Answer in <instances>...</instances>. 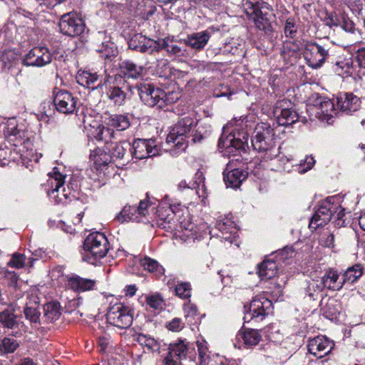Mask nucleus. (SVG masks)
Wrapping results in <instances>:
<instances>
[{"instance_id":"nucleus-55","label":"nucleus","mask_w":365,"mask_h":365,"mask_svg":"<svg viewBox=\"0 0 365 365\" xmlns=\"http://www.w3.org/2000/svg\"><path fill=\"white\" fill-rule=\"evenodd\" d=\"M234 93V91H232L228 85L220 84L214 90L213 96L215 98L227 97L229 98Z\"/></svg>"},{"instance_id":"nucleus-2","label":"nucleus","mask_w":365,"mask_h":365,"mask_svg":"<svg viewBox=\"0 0 365 365\" xmlns=\"http://www.w3.org/2000/svg\"><path fill=\"white\" fill-rule=\"evenodd\" d=\"M197 121L192 117L186 115L179 118L168 135L167 143H173L180 150H185L190 139L192 143L200 142L202 138L200 127L195 128Z\"/></svg>"},{"instance_id":"nucleus-52","label":"nucleus","mask_w":365,"mask_h":365,"mask_svg":"<svg viewBox=\"0 0 365 365\" xmlns=\"http://www.w3.org/2000/svg\"><path fill=\"white\" fill-rule=\"evenodd\" d=\"M315 163L316 160L312 155H307L303 160H301L298 166V172L302 174L305 173L310 170Z\"/></svg>"},{"instance_id":"nucleus-38","label":"nucleus","mask_w":365,"mask_h":365,"mask_svg":"<svg viewBox=\"0 0 365 365\" xmlns=\"http://www.w3.org/2000/svg\"><path fill=\"white\" fill-rule=\"evenodd\" d=\"M237 336L242 339L244 344L247 347L256 346L262 339V335L259 331L253 329L240 332Z\"/></svg>"},{"instance_id":"nucleus-11","label":"nucleus","mask_w":365,"mask_h":365,"mask_svg":"<svg viewBox=\"0 0 365 365\" xmlns=\"http://www.w3.org/2000/svg\"><path fill=\"white\" fill-rule=\"evenodd\" d=\"M247 137L244 135L243 138L237 137L236 134L231 132L228 135L224 130L221 138L218 141V148L224 155H235V153L240 150H245L247 145Z\"/></svg>"},{"instance_id":"nucleus-28","label":"nucleus","mask_w":365,"mask_h":365,"mask_svg":"<svg viewBox=\"0 0 365 365\" xmlns=\"http://www.w3.org/2000/svg\"><path fill=\"white\" fill-rule=\"evenodd\" d=\"M96 281L91 279L73 276L68 279V287L74 292H86L93 289Z\"/></svg>"},{"instance_id":"nucleus-19","label":"nucleus","mask_w":365,"mask_h":365,"mask_svg":"<svg viewBox=\"0 0 365 365\" xmlns=\"http://www.w3.org/2000/svg\"><path fill=\"white\" fill-rule=\"evenodd\" d=\"M273 14L269 6L267 4H262L261 8H257L253 14L248 18L252 21L255 26L264 32L272 31V19Z\"/></svg>"},{"instance_id":"nucleus-20","label":"nucleus","mask_w":365,"mask_h":365,"mask_svg":"<svg viewBox=\"0 0 365 365\" xmlns=\"http://www.w3.org/2000/svg\"><path fill=\"white\" fill-rule=\"evenodd\" d=\"M247 172L235 167V162L230 160L223 172L224 181L227 187H238L247 177Z\"/></svg>"},{"instance_id":"nucleus-8","label":"nucleus","mask_w":365,"mask_h":365,"mask_svg":"<svg viewBox=\"0 0 365 365\" xmlns=\"http://www.w3.org/2000/svg\"><path fill=\"white\" fill-rule=\"evenodd\" d=\"M303 48V56L307 65L314 69L321 68L329 56L327 46L316 42H306Z\"/></svg>"},{"instance_id":"nucleus-15","label":"nucleus","mask_w":365,"mask_h":365,"mask_svg":"<svg viewBox=\"0 0 365 365\" xmlns=\"http://www.w3.org/2000/svg\"><path fill=\"white\" fill-rule=\"evenodd\" d=\"M290 101L282 99L278 101L274 107V115L279 125H290L299 120L298 113L289 108Z\"/></svg>"},{"instance_id":"nucleus-1","label":"nucleus","mask_w":365,"mask_h":365,"mask_svg":"<svg viewBox=\"0 0 365 365\" xmlns=\"http://www.w3.org/2000/svg\"><path fill=\"white\" fill-rule=\"evenodd\" d=\"M2 132L5 140L22 158L28 159L33 151L31 133L25 123L16 118H11L2 124Z\"/></svg>"},{"instance_id":"nucleus-7","label":"nucleus","mask_w":365,"mask_h":365,"mask_svg":"<svg viewBox=\"0 0 365 365\" xmlns=\"http://www.w3.org/2000/svg\"><path fill=\"white\" fill-rule=\"evenodd\" d=\"M106 317L110 324L119 329H127L133 323V310L123 303H115L110 305Z\"/></svg>"},{"instance_id":"nucleus-58","label":"nucleus","mask_w":365,"mask_h":365,"mask_svg":"<svg viewBox=\"0 0 365 365\" xmlns=\"http://www.w3.org/2000/svg\"><path fill=\"white\" fill-rule=\"evenodd\" d=\"M242 4L248 17L254 14L257 8H261V5L257 4V0H242Z\"/></svg>"},{"instance_id":"nucleus-57","label":"nucleus","mask_w":365,"mask_h":365,"mask_svg":"<svg viewBox=\"0 0 365 365\" xmlns=\"http://www.w3.org/2000/svg\"><path fill=\"white\" fill-rule=\"evenodd\" d=\"M139 341L152 351H158L159 349L158 341L151 336L140 335L139 336Z\"/></svg>"},{"instance_id":"nucleus-14","label":"nucleus","mask_w":365,"mask_h":365,"mask_svg":"<svg viewBox=\"0 0 365 365\" xmlns=\"http://www.w3.org/2000/svg\"><path fill=\"white\" fill-rule=\"evenodd\" d=\"M335 200L334 197H329L322 202L311 219L309 228L316 230L330 221L333 215L334 208H335L334 207V201Z\"/></svg>"},{"instance_id":"nucleus-60","label":"nucleus","mask_w":365,"mask_h":365,"mask_svg":"<svg viewBox=\"0 0 365 365\" xmlns=\"http://www.w3.org/2000/svg\"><path fill=\"white\" fill-rule=\"evenodd\" d=\"M184 327L185 324L182 322V319L178 317L173 319L166 324V328L168 330L175 332L180 331L184 328Z\"/></svg>"},{"instance_id":"nucleus-34","label":"nucleus","mask_w":365,"mask_h":365,"mask_svg":"<svg viewBox=\"0 0 365 365\" xmlns=\"http://www.w3.org/2000/svg\"><path fill=\"white\" fill-rule=\"evenodd\" d=\"M178 222H179V229L180 230L179 231L181 232L180 237L183 240H192L194 241L200 237L197 232V227L195 224L185 220H181V218Z\"/></svg>"},{"instance_id":"nucleus-47","label":"nucleus","mask_w":365,"mask_h":365,"mask_svg":"<svg viewBox=\"0 0 365 365\" xmlns=\"http://www.w3.org/2000/svg\"><path fill=\"white\" fill-rule=\"evenodd\" d=\"M146 303L149 307L155 311H161L165 306V302L159 294L146 296Z\"/></svg>"},{"instance_id":"nucleus-49","label":"nucleus","mask_w":365,"mask_h":365,"mask_svg":"<svg viewBox=\"0 0 365 365\" xmlns=\"http://www.w3.org/2000/svg\"><path fill=\"white\" fill-rule=\"evenodd\" d=\"M198 351V361H194L195 365H205L209 359V354H207V346L202 342L197 343Z\"/></svg>"},{"instance_id":"nucleus-61","label":"nucleus","mask_w":365,"mask_h":365,"mask_svg":"<svg viewBox=\"0 0 365 365\" xmlns=\"http://www.w3.org/2000/svg\"><path fill=\"white\" fill-rule=\"evenodd\" d=\"M294 254V250L291 247H284V249L279 250L277 252L276 257L278 258L279 261L285 262L287 259L292 257Z\"/></svg>"},{"instance_id":"nucleus-31","label":"nucleus","mask_w":365,"mask_h":365,"mask_svg":"<svg viewBox=\"0 0 365 365\" xmlns=\"http://www.w3.org/2000/svg\"><path fill=\"white\" fill-rule=\"evenodd\" d=\"M38 298L36 296H31L26 303L24 312L26 319L31 323H39L41 312L38 310Z\"/></svg>"},{"instance_id":"nucleus-63","label":"nucleus","mask_w":365,"mask_h":365,"mask_svg":"<svg viewBox=\"0 0 365 365\" xmlns=\"http://www.w3.org/2000/svg\"><path fill=\"white\" fill-rule=\"evenodd\" d=\"M321 244L329 248H332L334 246V236L333 234L324 233L321 237Z\"/></svg>"},{"instance_id":"nucleus-48","label":"nucleus","mask_w":365,"mask_h":365,"mask_svg":"<svg viewBox=\"0 0 365 365\" xmlns=\"http://www.w3.org/2000/svg\"><path fill=\"white\" fill-rule=\"evenodd\" d=\"M19 346L16 340L5 337L0 344V351L2 354L13 353Z\"/></svg>"},{"instance_id":"nucleus-44","label":"nucleus","mask_w":365,"mask_h":365,"mask_svg":"<svg viewBox=\"0 0 365 365\" xmlns=\"http://www.w3.org/2000/svg\"><path fill=\"white\" fill-rule=\"evenodd\" d=\"M90 158L96 165L101 166L107 165L112 158L102 149L97 148L91 153Z\"/></svg>"},{"instance_id":"nucleus-59","label":"nucleus","mask_w":365,"mask_h":365,"mask_svg":"<svg viewBox=\"0 0 365 365\" xmlns=\"http://www.w3.org/2000/svg\"><path fill=\"white\" fill-rule=\"evenodd\" d=\"M339 26L346 32L354 33L355 31L354 22L345 14L341 15Z\"/></svg>"},{"instance_id":"nucleus-40","label":"nucleus","mask_w":365,"mask_h":365,"mask_svg":"<svg viewBox=\"0 0 365 365\" xmlns=\"http://www.w3.org/2000/svg\"><path fill=\"white\" fill-rule=\"evenodd\" d=\"M165 50L168 54L176 56H184L185 55V48L177 43L172 41L162 39L160 40V50Z\"/></svg>"},{"instance_id":"nucleus-53","label":"nucleus","mask_w":365,"mask_h":365,"mask_svg":"<svg viewBox=\"0 0 365 365\" xmlns=\"http://www.w3.org/2000/svg\"><path fill=\"white\" fill-rule=\"evenodd\" d=\"M185 313V317L188 320L189 322L192 323V320L197 315V308L194 304L188 302L185 303L183 307Z\"/></svg>"},{"instance_id":"nucleus-21","label":"nucleus","mask_w":365,"mask_h":365,"mask_svg":"<svg viewBox=\"0 0 365 365\" xmlns=\"http://www.w3.org/2000/svg\"><path fill=\"white\" fill-rule=\"evenodd\" d=\"M129 48L141 53H153L160 51V40L155 41L141 34H135L129 43Z\"/></svg>"},{"instance_id":"nucleus-29","label":"nucleus","mask_w":365,"mask_h":365,"mask_svg":"<svg viewBox=\"0 0 365 365\" xmlns=\"http://www.w3.org/2000/svg\"><path fill=\"white\" fill-rule=\"evenodd\" d=\"M210 38L207 31L197 32L189 35L185 39V44L196 50L202 49L207 43Z\"/></svg>"},{"instance_id":"nucleus-26","label":"nucleus","mask_w":365,"mask_h":365,"mask_svg":"<svg viewBox=\"0 0 365 365\" xmlns=\"http://www.w3.org/2000/svg\"><path fill=\"white\" fill-rule=\"evenodd\" d=\"M216 228L221 232V237L230 242L235 239L237 234L235 223L228 217L219 220L216 223Z\"/></svg>"},{"instance_id":"nucleus-3","label":"nucleus","mask_w":365,"mask_h":365,"mask_svg":"<svg viewBox=\"0 0 365 365\" xmlns=\"http://www.w3.org/2000/svg\"><path fill=\"white\" fill-rule=\"evenodd\" d=\"M252 145L254 150L261 153L266 160H272L279 153V148L275 145L274 130L265 123L256 125L252 138Z\"/></svg>"},{"instance_id":"nucleus-35","label":"nucleus","mask_w":365,"mask_h":365,"mask_svg":"<svg viewBox=\"0 0 365 365\" xmlns=\"http://www.w3.org/2000/svg\"><path fill=\"white\" fill-rule=\"evenodd\" d=\"M105 122L107 125L120 131L126 130L130 125L128 117L121 114L108 115V117H105Z\"/></svg>"},{"instance_id":"nucleus-46","label":"nucleus","mask_w":365,"mask_h":365,"mask_svg":"<svg viewBox=\"0 0 365 365\" xmlns=\"http://www.w3.org/2000/svg\"><path fill=\"white\" fill-rule=\"evenodd\" d=\"M0 323L8 329H13L16 325V315L13 312L6 309L0 312Z\"/></svg>"},{"instance_id":"nucleus-45","label":"nucleus","mask_w":365,"mask_h":365,"mask_svg":"<svg viewBox=\"0 0 365 365\" xmlns=\"http://www.w3.org/2000/svg\"><path fill=\"white\" fill-rule=\"evenodd\" d=\"M324 289L321 279H312L307 282L306 292L311 298L314 299Z\"/></svg>"},{"instance_id":"nucleus-24","label":"nucleus","mask_w":365,"mask_h":365,"mask_svg":"<svg viewBox=\"0 0 365 365\" xmlns=\"http://www.w3.org/2000/svg\"><path fill=\"white\" fill-rule=\"evenodd\" d=\"M145 73V68L130 60H123L118 64V75L124 78L138 79Z\"/></svg>"},{"instance_id":"nucleus-4","label":"nucleus","mask_w":365,"mask_h":365,"mask_svg":"<svg viewBox=\"0 0 365 365\" xmlns=\"http://www.w3.org/2000/svg\"><path fill=\"white\" fill-rule=\"evenodd\" d=\"M185 209L180 203L173 202L167 196L160 202L156 211V222L159 227L167 231L177 227V222L184 214Z\"/></svg>"},{"instance_id":"nucleus-18","label":"nucleus","mask_w":365,"mask_h":365,"mask_svg":"<svg viewBox=\"0 0 365 365\" xmlns=\"http://www.w3.org/2000/svg\"><path fill=\"white\" fill-rule=\"evenodd\" d=\"M131 154L133 158L142 160L158 155V148L153 139H137L131 145Z\"/></svg>"},{"instance_id":"nucleus-51","label":"nucleus","mask_w":365,"mask_h":365,"mask_svg":"<svg viewBox=\"0 0 365 365\" xmlns=\"http://www.w3.org/2000/svg\"><path fill=\"white\" fill-rule=\"evenodd\" d=\"M141 265L143 268L150 272H160L162 269L161 266L158 264V262L149 257H145L141 260Z\"/></svg>"},{"instance_id":"nucleus-54","label":"nucleus","mask_w":365,"mask_h":365,"mask_svg":"<svg viewBox=\"0 0 365 365\" xmlns=\"http://www.w3.org/2000/svg\"><path fill=\"white\" fill-rule=\"evenodd\" d=\"M284 31L287 37L294 38L297 32V26L293 18H288L286 20Z\"/></svg>"},{"instance_id":"nucleus-62","label":"nucleus","mask_w":365,"mask_h":365,"mask_svg":"<svg viewBox=\"0 0 365 365\" xmlns=\"http://www.w3.org/2000/svg\"><path fill=\"white\" fill-rule=\"evenodd\" d=\"M165 96L163 98V101H164L163 107L168 104H172L176 102L180 97V93L178 92L172 91V92H165Z\"/></svg>"},{"instance_id":"nucleus-12","label":"nucleus","mask_w":365,"mask_h":365,"mask_svg":"<svg viewBox=\"0 0 365 365\" xmlns=\"http://www.w3.org/2000/svg\"><path fill=\"white\" fill-rule=\"evenodd\" d=\"M58 26L62 34L71 37L80 36L85 30V24L74 12L63 14Z\"/></svg>"},{"instance_id":"nucleus-25","label":"nucleus","mask_w":365,"mask_h":365,"mask_svg":"<svg viewBox=\"0 0 365 365\" xmlns=\"http://www.w3.org/2000/svg\"><path fill=\"white\" fill-rule=\"evenodd\" d=\"M86 129L88 135L98 141L104 140L108 143L113 134V130L106 128L98 121H93L92 123L89 124Z\"/></svg>"},{"instance_id":"nucleus-32","label":"nucleus","mask_w":365,"mask_h":365,"mask_svg":"<svg viewBox=\"0 0 365 365\" xmlns=\"http://www.w3.org/2000/svg\"><path fill=\"white\" fill-rule=\"evenodd\" d=\"M126 88L127 86L125 81H123L121 86L115 84L110 86L107 91L108 98L117 106L123 105L126 98Z\"/></svg>"},{"instance_id":"nucleus-16","label":"nucleus","mask_w":365,"mask_h":365,"mask_svg":"<svg viewBox=\"0 0 365 365\" xmlns=\"http://www.w3.org/2000/svg\"><path fill=\"white\" fill-rule=\"evenodd\" d=\"M51 60L52 55L48 48L36 46L24 56L23 63L27 66L43 67L49 64Z\"/></svg>"},{"instance_id":"nucleus-42","label":"nucleus","mask_w":365,"mask_h":365,"mask_svg":"<svg viewBox=\"0 0 365 365\" xmlns=\"http://www.w3.org/2000/svg\"><path fill=\"white\" fill-rule=\"evenodd\" d=\"M363 274V267L359 264H356L349 267L343 275V282L352 284L358 280Z\"/></svg>"},{"instance_id":"nucleus-9","label":"nucleus","mask_w":365,"mask_h":365,"mask_svg":"<svg viewBox=\"0 0 365 365\" xmlns=\"http://www.w3.org/2000/svg\"><path fill=\"white\" fill-rule=\"evenodd\" d=\"M83 249L95 259H101L106 255L109 250L108 239L103 233L92 232L86 238Z\"/></svg>"},{"instance_id":"nucleus-43","label":"nucleus","mask_w":365,"mask_h":365,"mask_svg":"<svg viewBox=\"0 0 365 365\" xmlns=\"http://www.w3.org/2000/svg\"><path fill=\"white\" fill-rule=\"evenodd\" d=\"M96 51L102 58L108 59L115 56L116 48L113 42L106 41L98 46Z\"/></svg>"},{"instance_id":"nucleus-23","label":"nucleus","mask_w":365,"mask_h":365,"mask_svg":"<svg viewBox=\"0 0 365 365\" xmlns=\"http://www.w3.org/2000/svg\"><path fill=\"white\" fill-rule=\"evenodd\" d=\"M336 105L341 112L349 115L359 110L361 101L353 93H343L336 97Z\"/></svg>"},{"instance_id":"nucleus-64","label":"nucleus","mask_w":365,"mask_h":365,"mask_svg":"<svg viewBox=\"0 0 365 365\" xmlns=\"http://www.w3.org/2000/svg\"><path fill=\"white\" fill-rule=\"evenodd\" d=\"M356 59L360 68H365V47L358 48Z\"/></svg>"},{"instance_id":"nucleus-33","label":"nucleus","mask_w":365,"mask_h":365,"mask_svg":"<svg viewBox=\"0 0 365 365\" xmlns=\"http://www.w3.org/2000/svg\"><path fill=\"white\" fill-rule=\"evenodd\" d=\"M278 265L272 259L264 260L258 267V275L262 280L273 278L277 273Z\"/></svg>"},{"instance_id":"nucleus-5","label":"nucleus","mask_w":365,"mask_h":365,"mask_svg":"<svg viewBox=\"0 0 365 365\" xmlns=\"http://www.w3.org/2000/svg\"><path fill=\"white\" fill-rule=\"evenodd\" d=\"M186 358L190 361H195V346L186 339H179L169 344L168 352L163 359V364L164 365H182V359Z\"/></svg>"},{"instance_id":"nucleus-36","label":"nucleus","mask_w":365,"mask_h":365,"mask_svg":"<svg viewBox=\"0 0 365 365\" xmlns=\"http://www.w3.org/2000/svg\"><path fill=\"white\" fill-rule=\"evenodd\" d=\"M131 144L128 141L112 143L109 148L110 156L113 159H123L128 152H131Z\"/></svg>"},{"instance_id":"nucleus-39","label":"nucleus","mask_w":365,"mask_h":365,"mask_svg":"<svg viewBox=\"0 0 365 365\" xmlns=\"http://www.w3.org/2000/svg\"><path fill=\"white\" fill-rule=\"evenodd\" d=\"M141 217L142 216H140V214H138V207L126 205L117 216V220L121 222L128 220L139 222Z\"/></svg>"},{"instance_id":"nucleus-17","label":"nucleus","mask_w":365,"mask_h":365,"mask_svg":"<svg viewBox=\"0 0 365 365\" xmlns=\"http://www.w3.org/2000/svg\"><path fill=\"white\" fill-rule=\"evenodd\" d=\"M77 103V97L64 90L57 91L53 97V104L56 110L64 114L73 113L76 110Z\"/></svg>"},{"instance_id":"nucleus-22","label":"nucleus","mask_w":365,"mask_h":365,"mask_svg":"<svg viewBox=\"0 0 365 365\" xmlns=\"http://www.w3.org/2000/svg\"><path fill=\"white\" fill-rule=\"evenodd\" d=\"M307 347L311 354L321 359L330 353L334 347V343L326 336H319L310 339Z\"/></svg>"},{"instance_id":"nucleus-10","label":"nucleus","mask_w":365,"mask_h":365,"mask_svg":"<svg viewBox=\"0 0 365 365\" xmlns=\"http://www.w3.org/2000/svg\"><path fill=\"white\" fill-rule=\"evenodd\" d=\"M272 302L263 295L256 296L250 304L249 310L244 316L245 322L262 321L271 311Z\"/></svg>"},{"instance_id":"nucleus-50","label":"nucleus","mask_w":365,"mask_h":365,"mask_svg":"<svg viewBox=\"0 0 365 365\" xmlns=\"http://www.w3.org/2000/svg\"><path fill=\"white\" fill-rule=\"evenodd\" d=\"M175 294L182 299H188L191 296V287L188 282L178 284L175 289Z\"/></svg>"},{"instance_id":"nucleus-56","label":"nucleus","mask_w":365,"mask_h":365,"mask_svg":"<svg viewBox=\"0 0 365 365\" xmlns=\"http://www.w3.org/2000/svg\"><path fill=\"white\" fill-rule=\"evenodd\" d=\"M26 257L23 254L14 253L10 261L8 262V265L11 267L20 269L24 267L25 264Z\"/></svg>"},{"instance_id":"nucleus-13","label":"nucleus","mask_w":365,"mask_h":365,"mask_svg":"<svg viewBox=\"0 0 365 365\" xmlns=\"http://www.w3.org/2000/svg\"><path fill=\"white\" fill-rule=\"evenodd\" d=\"M138 95L142 102L150 106H158L163 108L164 101L163 98L165 96L164 91L160 88H155L151 84L140 83L138 87Z\"/></svg>"},{"instance_id":"nucleus-30","label":"nucleus","mask_w":365,"mask_h":365,"mask_svg":"<svg viewBox=\"0 0 365 365\" xmlns=\"http://www.w3.org/2000/svg\"><path fill=\"white\" fill-rule=\"evenodd\" d=\"M336 106L335 103L329 99L319 98L317 99L316 105L319 110L317 114L319 115L320 117L323 118V119L329 120L331 118H333L336 115Z\"/></svg>"},{"instance_id":"nucleus-6","label":"nucleus","mask_w":365,"mask_h":365,"mask_svg":"<svg viewBox=\"0 0 365 365\" xmlns=\"http://www.w3.org/2000/svg\"><path fill=\"white\" fill-rule=\"evenodd\" d=\"M65 178L66 175L61 173L57 168H54L49 173L48 183L50 189L48 190V195L57 203H66L69 198L75 197L70 190L69 185L68 190L63 186Z\"/></svg>"},{"instance_id":"nucleus-27","label":"nucleus","mask_w":365,"mask_h":365,"mask_svg":"<svg viewBox=\"0 0 365 365\" xmlns=\"http://www.w3.org/2000/svg\"><path fill=\"white\" fill-rule=\"evenodd\" d=\"M76 80L83 87L92 89L98 88L102 82L97 73L90 71H79L76 76Z\"/></svg>"},{"instance_id":"nucleus-37","label":"nucleus","mask_w":365,"mask_h":365,"mask_svg":"<svg viewBox=\"0 0 365 365\" xmlns=\"http://www.w3.org/2000/svg\"><path fill=\"white\" fill-rule=\"evenodd\" d=\"M324 288L331 290H339L342 288L344 282H338L339 274L336 272L329 270L321 279Z\"/></svg>"},{"instance_id":"nucleus-41","label":"nucleus","mask_w":365,"mask_h":365,"mask_svg":"<svg viewBox=\"0 0 365 365\" xmlns=\"http://www.w3.org/2000/svg\"><path fill=\"white\" fill-rule=\"evenodd\" d=\"M60 304L50 302L43 306L44 317L49 322L56 321L61 316Z\"/></svg>"}]
</instances>
